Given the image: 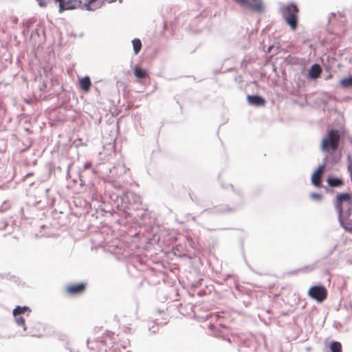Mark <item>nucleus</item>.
<instances>
[{
  "mask_svg": "<svg viewBox=\"0 0 352 352\" xmlns=\"http://www.w3.org/2000/svg\"><path fill=\"white\" fill-rule=\"evenodd\" d=\"M335 208L338 214V221L344 228L348 222L352 212V198L349 193L338 194Z\"/></svg>",
  "mask_w": 352,
  "mask_h": 352,
  "instance_id": "nucleus-1",
  "label": "nucleus"
},
{
  "mask_svg": "<svg viewBox=\"0 0 352 352\" xmlns=\"http://www.w3.org/2000/svg\"><path fill=\"white\" fill-rule=\"evenodd\" d=\"M340 140L339 131L336 129L329 130L321 141V150L327 153L336 151L338 147Z\"/></svg>",
  "mask_w": 352,
  "mask_h": 352,
  "instance_id": "nucleus-2",
  "label": "nucleus"
},
{
  "mask_svg": "<svg viewBox=\"0 0 352 352\" xmlns=\"http://www.w3.org/2000/svg\"><path fill=\"white\" fill-rule=\"evenodd\" d=\"M283 18L294 31L297 28L298 8L294 3H289L280 8Z\"/></svg>",
  "mask_w": 352,
  "mask_h": 352,
  "instance_id": "nucleus-3",
  "label": "nucleus"
},
{
  "mask_svg": "<svg viewBox=\"0 0 352 352\" xmlns=\"http://www.w3.org/2000/svg\"><path fill=\"white\" fill-rule=\"evenodd\" d=\"M207 318L211 320L208 326V329L212 331V335L226 339L225 336L229 330L226 326L222 324L221 316L219 314H210L207 316Z\"/></svg>",
  "mask_w": 352,
  "mask_h": 352,
  "instance_id": "nucleus-4",
  "label": "nucleus"
},
{
  "mask_svg": "<svg viewBox=\"0 0 352 352\" xmlns=\"http://www.w3.org/2000/svg\"><path fill=\"white\" fill-rule=\"evenodd\" d=\"M308 295L318 302H322L327 298V292L324 286L315 285L309 289Z\"/></svg>",
  "mask_w": 352,
  "mask_h": 352,
  "instance_id": "nucleus-5",
  "label": "nucleus"
},
{
  "mask_svg": "<svg viewBox=\"0 0 352 352\" xmlns=\"http://www.w3.org/2000/svg\"><path fill=\"white\" fill-rule=\"evenodd\" d=\"M243 8L253 12H261L263 10L262 0H235Z\"/></svg>",
  "mask_w": 352,
  "mask_h": 352,
  "instance_id": "nucleus-6",
  "label": "nucleus"
},
{
  "mask_svg": "<svg viewBox=\"0 0 352 352\" xmlns=\"http://www.w3.org/2000/svg\"><path fill=\"white\" fill-rule=\"evenodd\" d=\"M58 3V12L62 13L65 10H72L81 6L80 0H60Z\"/></svg>",
  "mask_w": 352,
  "mask_h": 352,
  "instance_id": "nucleus-7",
  "label": "nucleus"
},
{
  "mask_svg": "<svg viewBox=\"0 0 352 352\" xmlns=\"http://www.w3.org/2000/svg\"><path fill=\"white\" fill-rule=\"evenodd\" d=\"M324 164L320 166L318 169L314 172L311 177L312 184L316 186H320L321 173L324 169Z\"/></svg>",
  "mask_w": 352,
  "mask_h": 352,
  "instance_id": "nucleus-8",
  "label": "nucleus"
},
{
  "mask_svg": "<svg viewBox=\"0 0 352 352\" xmlns=\"http://www.w3.org/2000/svg\"><path fill=\"white\" fill-rule=\"evenodd\" d=\"M248 100L250 104L254 105L256 107L264 106V104L265 103V100L262 97L257 96V95L248 96Z\"/></svg>",
  "mask_w": 352,
  "mask_h": 352,
  "instance_id": "nucleus-9",
  "label": "nucleus"
},
{
  "mask_svg": "<svg viewBox=\"0 0 352 352\" xmlns=\"http://www.w3.org/2000/svg\"><path fill=\"white\" fill-rule=\"evenodd\" d=\"M85 289V284L79 283L78 285H70L67 287V292L70 294H76L82 292Z\"/></svg>",
  "mask_w": 352,
  "mask_h": 352,
  "instance_id": "nucleus-10",
  "label": "nucleus"
},
{
  "mask_svg": "<svg viewBox=\"0 0 352 352\" xmlns=\"http://www.w3.org/2000/svg\"><path fill=\"white\" fill-rule=\"evenodd\" d=\"M321 73V67L318 64H314L309 71V76L311 78L315 79L319 77Z\"/></svg>",
  "mask_w": 352,
  "mask_h": 352,
  "instance_id": "nucleus-11",
  "label": "nucleus"
},
{
  "mask_svg": "<svg viewBox=\"0 0 352 352\" xmlns=\"http://www.w3.org/2000/svg\"><path fill=\"white\" fill-rule=\"evenodd\" d=\"M133 73H134V75L135 76V77L140 80L144 79L148 76L146 70L140 68L138 65H135L134 67Z\"/></svg>",
  "mask_w": 352,
  "mask_h": 352,
  "instance_id": "nucleus-12",
  "label": "nucleus"
},
{
  "mask_svg": "<svg viewBox=\"0 0 352 352\" xmlns=\"http://www.w3.org/2000/svg\"><path fill=\"white\" fill-rule=\"evenodd\" d=\"M80 87L85 91H88L91 87V80L89 76H85L80 79Z\"/></svg>",
  "mask_w": 352,
  "mask_h": 352,
  "instance_id": "nucleus-13",
  "label": "nucleus"
},
{
  "mask_svg": "<svg viewBox=\"0 0 352 352\" xmlns=\"http://www.w3.org/2000/svg\"><path fill=\"white\" fill-rule=\"evenodd\" d=\"M327 183L331 187H338L343 184L342 180L337 177L328 178Z\"/></svg>",
  "mask_w": 352,
  "mask_h": 352,
  "instance_id": "nucleus-14",
  "label": "nucleus"
},
{
  "mask_svg": "<svg viewBox=\"0 0 352 352\" xmlns=\"http://www.w3.org/2000/svg\"><path fill=\"white\" fill-rule=\"evenodd\" d=\"M108 352H130L126 347H120L118 343L113 344L108 350Z\"/></svg>",
  "mask_w": 352,
  "mask_h": 352,
  "instance_id": "nucleus-15",
  "label": "nucleus"
},
{
  "mask_svg": "<svg viewBox=\"0 0 352 352\" xmlns=\"http://www.w3.org/2000/svg\"><path fill=\"white\" fill-rule=\"evenodd\" d=\"M132 44L135 54H138L142 48L141 41L139 38H134L132 41Z\"/></svg>",
  "mask_w": 352,
  "mask_h": 352,
  "instance_id": "nucleus-16",
  "label": "nucleus"
},
{
  "mask_svg": "<svg viewBox=\"0 0 352 352\" xmlns=\"http://www.w3.org/2000/svg\"><path fill=\"white\" fill-rule=\"evenodd\" d=\"M30 311V308L28 307L24 306H17L14 310H13V315L14 316H16L19 315H21L22 314H24L25 311Z\"/></svg>",
  "mask_w": 352,
  "mask_h": 352,
  "instance_id": "nucleus-17",
  "label": "nucleus"
},
{
  "mask_svg": "<svg viewBox=\"0 0 352 352\" xmlns=\"http://www.w3.org/2000/svg\"><path fill=\"white\" fill-rule=\"evenodd\" d=\"M340 83L343 87H352V76L342 79Z\"/></svg>",
  "mask_w": 352,
  "mask_h": 352,
  "instance_id": "nucleus-18",
  "label": "nucleus"
},
{
  "mask_svg": "<svg viewBox=\"0 0 352 352\" xmlns=\"http://www.w3.org/2000/svg\"><path fill=\"white\" fill-rule=\"evenodd\" d=\"M331 352H342V345L340 342L335 341L331 344Z\"/></svg>",
  "mask_w": 352,
  "mask_h": 352,
  "instance_id": "nucleus-19",
  "label": "nucleus"
},
{
  "mask_svg": "<svg viewBox=\"0 0 352 352\" xmlns=\"http://www.w3.org/2000/svg\"><path fill=\"white\" fill-rule=\"evenodd\" d=\"M15 321L17 325L21 326L24 331L26 330V326L25 324V319L23 317L21 316L20 315L14 316Z\"/></svg>",
  "mask_w": 352,
  "mask_h": 352,
  "instance_id": "nucleus-20",
  "label": "nucleus"
},
{
  "mask_svg": "<svg viewBox=\"0 0 352 352\" xmlns=\"http://www.w3.org/2000/svg\"><path fill=\"white\" fill-rule=\"evenodd\" d=\"M96 0H88L87 3L84 4V7L87 10H94L98 8H100L102 6V3H100L98 6L92 8L91 4L95 2Z\"/></svg>",
  "mask_w": 352,
  "mask_h": 352,
  "instance_id": "nucleus-21",
  "label": "nucleus"
},
{
  "mask_svg": "<svg viewBox=\"0 0 352 352\" xmlns=\"http://www.w3.org/2000/svg\"><path fill=\"white\" fill-rule=\"evenodd\" d=\"M11 207V204L8 201H5L0 206V212H4Z\"/></svg>",
  "mask_w": 352,
  "mask_h": 352,
  "instance_id": "nucleus-22",
  "label": "nucleus"
},
{
  "mask_svg": "<svg viewBox=\"0 0 352 352\" xmlns=\"http://www.w3.org/2000/svg\"><path fill=\"white\" fill-rule=\"evenodd\" d=\"M311 197L314 199L320 200L322 198V196L320 194L313 192L310 195Z\"/></svg>",
  "mask_w": 352,
  "mask_h": 352,
  "instance_id": "nucleus-23",
  "label": "nucleus"
},
{
  "mask_svg": "<svg viewBox=\"0 0 352 352\" xmlns=\"http://www.w3.org/2000/svg\"><path fill=\"white\" fill-rule=\"evenodd\" d=\"M345 230L352 232V219L350 222H348L344 228Z\"/></svg>",
  "mask_w": 352,
  "mask_h": 352,
  "instance_id": "nucleus-24",
  "label": "nucleus"
},
{
  "mask_svg": "<svg viewBox=\"0 0 352 352\" xmlns=\"http://www.w3.org/2000/svg\"><path fill=\"white\" fill-rule=\"evenodd\" d=\"M104 344L105 345H110L111 344V338L110 337L106 338L104 340Z\"/></svg>",
  "mask_w": 352,
  "mask_h": 352,
  "instance_id": "nucleus-25",
  "label": "nucleus"
},
{
  "mask_svg": "<svg viewBox=\"0 0 352 352\" xmlns=\"http://www.w3.org/2000/svg\"><path fill=\"white\" fill-rule=\"evenodd\" d=\"M91 166V162H86L85 164H84V166H83V168L84 169H88L89 168H90Z\"/></svg>",
  "mask_w": 352,
  "mask_h": 352,
  "instance_id": "nucleus-26",
  "label": "nucleus"
},
{
  "mask_svg": "<svg viewBox=\"0 0 352 352\" xmlns=\"http://www.w3.org/2000/svg\"><path fill=\"white\" fill-rule=\"evenodd\" d=\"M256 344V342H253V341H250L248 342V346H252V348H255Z\"/></svg>",
  "mask_w": 352,
  "mask_h": 352,
  "instance_id": "nucleus-27",
  "label": "nucleus"
},
{
  "mask_svg": "<svg viewBox=\"0 0 352 352\" xmlns=\"http://www.w3.org/2000/svg\"><path fill=\"white\" fill-rule=\"evenodd\" d=\"M227 340H228L230 343H231L232 341H234H234H235V337H234V336H231V338L228 337V338H227Z\"/></svg>",
  "mask_w": 352,
  "mask_h": 352,
  "instance_id": "nucleus-28",
  "label": "nucleus"
},
{
  "mask_svg": "<svg viewBox=\"0 0 352 352\" xmlns=\"http://www.w3.org/2000/svg\"><path fill=\"white\" fill-rule=\"evenodd\" d=\"M115 1H116V0H110L109 2V3H113V2H115Z\"/></svg>",
  "mask_w": 352,
  "mask_h": 352,
  "instance_id": "nucleus-29",
  "label": "nucleus"
},
{
  "mask_svg": "<svg viewBox=\"0 0 352 352\" xmlns=\"http://www.w3.org/2000/svg\"><path fill=\"white\" fill-rule=\"evenodd\" d=\"M272 47V46L269 47V48H268V52H270V50H271Z\"/></svg>",
  "mask_w": 352,
  "mask_h": 352,
  "instance_id": "nucleus-30",
  "label": "nucleus"
},
{
  "mask_svg": "<svg viewBox=\"0 0 352 352\" xmlns=\"http://www.w3.org/2000/svg\"><path fill=\"white\" fill-rule=\"evenodd\" d=\"M122 0H120V2H122Z\"/></svg>",
  "mask_w": 352,
  "mask_h": 352,
  "instance_id": "nucleus-31",
  "label": "nucleus"
}]
</instances>
